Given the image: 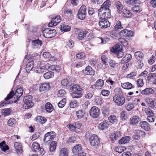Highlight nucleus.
<instances>
[{"label":"nucleus","mask_w":156,"mask_h":156,"mask_svg":"<svg viewBox=\"0 0 156 156\" xmlns=\"http://www.w3.org/2000/svg\"><path fill=\"white\" fill-rule=\"evenodd\" d=\"M23 89L21 87L18 88L16 90L15 94L13 90H11L9 94H8L5 100L2 103L0 104V108H2L6 105L12 104L13 102L12 101H10V99L14 97L15 103L17 100L22 95L23 93Z\"/></svg>","instance_id":"obj_1"},{"label":"nucleus","mask_w":156,"mask_h":156,"mask_svg":"<svg viewBox=\"0 0 156 156\" xmlns=\"http://www.w3.org/2000/svg\"><path fill=\"white\" fill-rule=\"evenodd\" d=\"M50 66V65L46 62H39L35 69V71L38 73H42L49 69Z\"/></svg>","instance_id":"obj_2"},{"label":"nucleus","mask_w":156,"mask_h":156,"mask_svg":"<svg viewBox=\"0 0 156 156\" xmlns=\"http://www.w3.org/2000/svg\"><path fill=\"white\" fill-rule=\"evenodd\" d=\"M113 100L119 106H122L125 103V98L124 95H115L113 97Z\"/></svg>","instance_id":"obj_3"},{"label":"nucleus","mask_w":156,"mask_h":156,"mask_svg":"<svg viewBox=\"0 0 156 156\" xmlns=\"http://www.w3.org/2000/svg\"><path fill=\"white\" fill-rule=\"evenodd\" d=\"M90 144L93 146H98L100 145L99 138L97 136L93 134L90 136L89 138Z\"/></svg>","instance_id":"obj_4"},{"label":"nucleus","mask_w":156,"mask_h":156,"mask_svg":"<svg viewBox=\"0 0 156 156\" xmlns=\"http://www.w3.org/2000/svg\"><path fill=\"white\" fill-rule=\"evenodd\" d=\"M32 97L31 95H29L25 96L23 99L24 104L23 107L25 109H27L32 107L33 105V103L32 101Z\"/></svg>","instance_id":"obj_5"},{"label":"nucleus","mask_w":156,"mask_h":156,"mask_svg":"<svg viewBox=\"0 0 156 156\" xmlns=\"http://www.w3.org/2000/svg\"><path fill=\"white\" fill-rule=\"evenodd\" d=\"M43 34L45 37L49 38L54 37L56 34V32L54 29L47 28L43 31Z\"/></svg>","instance_id":"obj_6"},{"label":"nucleus","mask_w":156,"mask_h":156,"mask_svg":"<svg viewBox=\"0 0 156 156\" xmlns=\"http://www.w3.org/2000/svg\"><path fill=\"white\" fill-rule=\"evenodd\" d=\"M86 7L85 5L82 6L79 9L77 14L78 18L80 20H83L86 17Z\"/></svg>","instance_id":"obj_7"},{"label":"nucleus","mask_w":156,"mask_h":156,"mask_svg":"<svg viewBox=\"0 0 156 156\" xmlns=\"http://www.w3.org/2000/svg\"><path fill=\"white\" fill-rule=\"evenodd\" d=\"M100 114V110L96 106L91 108L90 111V115L94 118L98 117Z\"/></svg>","instance_id":"obj_8"},{"label":"nucleus","mask_w":156,"mask_h":156,"mask_svg":"<svg viewBox=\"0 0 156 156\" xmlns=\"http://www.w3.org/2000/svg\"><path fill=\"white\" fill-rule=\"evenodd\" d=\"M55 136V133L53 131L47 132L44 135L43 140L44 142L47 143L49 141L52 140Z\"/></svg>","instance_id":"obj_9"},{"label":"nucleus","mask_w":156,"mask_h":156,"mask_svg":"<svg viewBox=\"0 0 156 156\" xmlns=\"http://www.w3.org/2000/svg\"><path fill=\"white\" fill-rule=\"evenodd\" d=\"M111 2L107 0L101 5V8L98 10V15L101 14V12L105 11V10H110L109 7L111 5Z\"/></svg>","instance_id":"obj_10"},{"label":"nucleus","mask_w":156,"mask_h":156,"mask_svg":"<svg viewBox=\"0 0 156 156\" xmlns=\"http://www.w3.org/2000/svg\"><path fill=\"white\" fill-rule=\"evenodd\" d=\"M61 19L59 16H56L54 17L51 20V21L48 24L49 27L55 26L59 23L61 21Z\"/></svg>","instance_id":"obj_11"},{"label":"nucleus","mask_w":156,"mask_h":156,"mask_svg":"<svg viewBox=\"0 0 156 156\" xmlns=\"http://www.w3.org/2000/svg\"><path fill=\"white\" fill-rule=\"evenodd\" d=\"M102 19L99 21V25L101 28H106L110 26V24L108 20L106 19L101 17Z\"/></svg>","instance_id":"obj_12"},{"label":"nucleus","mask_w":156,"mask_h":156,"mask_svg":"<svg viewBox=\"0 0 156 156\" xmlns=\"http://www.w3.org/2000/svg\"><path fill=\"white\" fill-rule=\"evenodd\" d=\"M119 34L121 37H129L133 36V32L132 31L125 29L119 32Z\"/></svg>","instance_id":"obj_13"},{"label":"nucleus","mask_w":156,"mask_h":156,"mask_svg":"<svg viewBox=\"0 0 156 156\" xmlns=\"http://www.w3.org/2000/svg\"><path fill=\"white\" fill-rule=\"evenodd\" d=\"M140 117L136 115H134L129 120L130 124L133 126H136L140 121Z\"/></svg>","instance_id":"obj_14"},{"label":"nucleus","mask_w":156,"mask_h":156,"mask_svg":"<svg viewBox=\"0 0 156 156\" xmlns=\"http://www.w3.org/2000/svg\"><path fill=\"white\" fill-rule=\"evenodd\" d=\"M122 136V133L120 131L115 132L114 134L111 133L110 135V138L111 139L112 143L119 138Z\"/></svg>","instance_id":"obj_15"},{"label":"nucleus","mask_w":156,"mask_h":156,"mask_svg":"<svg viewBox=\"0 0 156 156\" xmlns=\"http://www.w3.org/2000/svg\"><path fill=\"white\" fill-rule=\"evenodd\" d=\"M100 17H101L105 19L110 18L111 15L110 10H105V11H102L101 12V14L100 15Z\"/></svg>","instance_id":"obj_16"},{"label":"nucleus","mask_w":156,"mask_h":156,"mask_svg":"<svg viewBox=\"0 0 156 156\" xmlns=\"http://www.w3.org/2000/svg\"><path fill=\"white\" fill-rule=\"evenodd\" d=\"M70 87V90H72L73 92L80 91L82 90V88L77 84H71Z\"/></svg>","instance_id":"obj_17"},{"label":"nucleus","mask_w":156,"mask_h":156,"mask_svg":"<svg viewBox=\"0 0 156 156\" xmlns=\"http://www.w3.org/2000/svg\"><path fill=\"white\" fill-rule=\"evenodd\" d=\"M109 126V123L107 120H105L101 123L98 126L99 128L102 130L107 129Z\"/></svg>","instance_id":"obj_18"},{"label":"nucleus","mask_w":156,"mask_h":156,"mask_svg":"<svg viewBox=\"0 0 156 156\" xmlns=\"http://www.w3.org/2000/svg\"><path fill=\"white\" fill-rule=\"evenodd\" d=\"M81 151V147L79 144H77L74 146L72 149V152L75 155H76Z\"/></svg>","instance_id":"obj_19"},{"label":"nucleus","mask_w":156,"mask_h":156,"mask_svg":"<svg viewBox=\"0 0 156 156\" xmlns=\"http://www.w3.org/2000/svg\"><path fill=\"white\" fill-rule=\"evenodd\" d=\"M32 44L35 48H40L42 44V41L38 39L32 41Z\"/></svg>","instance_id":"obj_20"},{"label":"nucleus","mask_w":156,"mask_h":156,"mask_svg":"<svg viewBox=\"0 0 156 156\" xmlns=\"http://www.w3.org/2000/svg\"><path fill=\"white\" fill-rule=\"evenodd\" d=\"M50 88V84L48 83H44L41 84L40 86V90L43 91L48 90Z\"/></svg>","instance_id":"obj_21"},{"label":"nucleus","mask_w":156,"mask_h":156,"mask_svg":"<svg viewBox=\"0 0 156 156\" xmlns=\"http://www.w3.org/2000/svg\"><path fill=\"white\" fill-rule=\"evenodd\" d=\"M131 140V138L129 136L123 137L121 139H120L119 143L120 144H124L128 143Z\"/></svg>","instance_id":"obj_22"},{"label":"nucleus","mask_w":156,"mask_h":156,"mask_svg":"<svg viewBox=\"0 0 156 156\" xmlns=\"http://www.w3.org/2000/svg\"><path fill=\"white\" fill-rule=\"evenodd\" d=\"M140 124L142 128L146 131H149L150 127L149 124L146 121H142L140 122Z\"/></svg>","instance_id":"obj_23"},{"label":"nucleus","mask_w":156,"mask_h":156,"mask_svg":"<svg viewBox=\"0 0 156 156\" xmlns=\"http://www.w3.org/2000/svg\"><path fill=\"white\" fill-rule=\"evenodd\" d=\"M84 72L87 75H94V72L92 68L90 66H88L85 69Z\"/></svg>","instance_id":"obj_24"},{"label":"nucleus","mask_w":156,"mask_h":156,"mask_svg":"<svg viewBox=\"0 0 156 156\" xmlns=\"http://www.w3.org/2000/svg\"><path fill=\"white\" fill-rule=\"evenodd\" d=\"M132 58V55L130 54H127L122 58V61L126 63L125 64L126 68L128 67L127 63L129 62L131 60Z\"/></svg>","instance_id":"obj_25"},{"label":"nucleus","mask_w":156,"mask_h":156,"mask_svg":"<svg viewBox=\"0 0 156 156\" xmlns=\"http://www.w3.org/2000/svg\"><path fill=\"white\" fill-rule=\"evenodd\" d=\"M122 13L123 16L126 17L130 18L132 16V13L130 11L127 9L124 8L122 11Z\"/></svg>","instance_id":"obj_26"},{"label":"nucleus","mask_w":156,"mask_h":156,"mask_svg":"<svg viewBox=\"0 0 156 156\" xmlns=\"http://www.w3.org/2000/svg\"><path fill=\"white\" fill-rule=\"evenodd\" d=\"M34 62L33 60L29 61L27 63L26 69L27 71H31L33 68L34 66Z\"/></svg>","instance_id":"obj_27"},{"label":"nucleus","mask_w":156,"mask_h":156,"mask_svg":"<svg viewBox=\"0 0 156 156\" xmlns=\"http://www.w3.org/2000/svg\"><path fill=\"white\" fill-rule=\"evenodd\" d=\"M43 57L47 61L51 60H53V58L55 59L54 57H52L50 54L48 52H44L43 54Z\"/></svg>","instance_id":"obj_28"},{"label":"nucleus","mask_w":156,"mask_h":156,"mask_svg":"<svg viewBox=\"0 0 156 156\" xmlns=\"http://www.w3.org/2000/svg\"><path fill=\"white\" fill-rule=\"evenodd\" d=\"M14 147L17 153L21 152L22 151V147L20 143L16 142L14 144Z\"/></svg>","instance_id":"obj_29"},{"label":"nucleus","mask_w":156,"mask_h":156,"mask_svg":"<svg viewBox=\"0 0 156 156\" xmlns=\"http://www.w3.org/2000/svg\"><path fill=\"white\" fill-rule=\"evenodd\" d=\"M148 104L150 107L151 108H156V99H152L151 98L149 99L147 101Z\"/></svg>","instance_id":"obj_30"},{"label":"nucleus","mask_w":156,"mask_h":156,"mask_svg":"<svg viewBox=\"0 0 156 156\" xmlns=\"http://www.w3.org/2000/svg\"><path fill=\"white\" fill-rule=\"evenodd\" d=\"M108 120L110 122L113 124H116L118 121L117 117L114 115H110L108 117Z\"/></svg>","instance_id":"obj_31"},{"label":"nucleus","mask_w":156,"mask_h":156,"mask_svg":"<svg viewBox=\"0 0 156 156\" xmlns=\"http://www.w3.org/2000/svg\"><path fill=\"white\" fill-rule=\"evenodd\" d=\"M45 108L46 111L49 113H51L53 110V108L52 105L49 102H48L46 104Z\"/></svg>","instance_id":"obj_32"},{"label":"nucleus","mask_w":156,"mask_h":156,"mask_svg":"<svg viewBox=\"0 0 156 156\" xmlns=\"http://www.w3.org/2000/svg\"><path fill=\"white\" fill-rule=\"evenodd\" d=\"M121 86L123 88L126 89H130L132 88H133V85L128 82L123 83H121Z\"/></svg>","instance_id":"obj_33"},{"label":"nucleus","mask_w":156,"mask_h":156,"mask_svg":"<svg viewBox=\"0 0 156 156\" xmlns=\"http://www.w3.org/2000/svg\"><path fill=\"white\" fill-rule=\"evenodd\" d=\"M71 27L68 25L62 24L61 25L60 29L62 31L68 32L70 31Z\"/></svg>","instance_id":"obj_34"},{"label":"nucleus","mask_w":156,"mask_h":156,"mask_svg":"<svg viewBox=\"0 0 156 156\" xmlns=\"http://www.w3.org/2000/svg\"><path fill=\"white\" fill-rule=\"evenodd\" d=\"M5 141H3L1 143H0V148L2 151L4 152L9 149V146L5 144Z\"/></svg>","instance_id":"obj_35"},{"label":"nucleus","mask_w":156,"mask_h":156,"mask_svg":"<svg viewBox=\"0 0 156 156\" xmlns=\"http://www.w3.org/2000/svg\"><path fill=\"white\" fill-rule=\"evenodd\" d=\"M95 85L97 88H101L104 86L103 80L101 79L98 80L95 83Z\"/></svg>","instance_id":"obj_36"},{"label":"nucleus","mask_w":156,"mask_h":156,"mask_svg":"<svg viewBox=\"0 0 156 156\" xmlns=\"http://www.w3.org/2000/svg\"><path fill=\"white\" fill-rule=\"evenodd\" d=\"M69 151L66 148H62L60 151L59 156H64L68 155Z\"/></svg>","instance_id":"obj_37"},{"label":"nucleus","mask_w":156,"mask_h":156,"mask_svg":"<svg viewBox=\"0 0 156 156\" xmlns=\"http://www.w3.org/2000/svg\"><path fill=\"white\" fill-rule=\"evenodd\" d=\"M32 150L35 152H37L38 150L41 148L39 144L35 142L32 144Z\"/></svg>","instance_id":"obj_38"},{"label":"nucleus","mask_w":156,"mask_h":156,"mask_svg":"<svg viewBox=\"0 0 156 156\" xmlns=\"http://www.w3.org/2000/svg\"><path fill=\"white\" fill-rule=\"evenodd\" d=\"M71 96L73 98H78L82 96V93L76 92H73L71 93Z\"/></svg>","instance_id":"obj_39"},{"label":"nucleus","mask_w":156,"mask_h":156,"mask_svg":"<svg viewBox=\"0 0 156 156\" xmlns=\"http://www.w3.org/2000/svg\"><path fill=\"white\" fill-rule=\"evenodd\" d=\"M57 145V142L56 141H52L50 144L49 150L51 152L54 151L56 149Z\"/></svg>","instance_id":"obj_40"},{"label":"nucleus","mask_w":156,"mask_h":156,"mask_svg":"<svg viewBox=\"0 0 156 156\" xmlns=\"http://www.w3.org/2000/svg\"><path fill=\"white\" fill-rule=\"evenodd\" d=\"M153 92V90L151 88H147L143 90L141 94H150Z\"/></svg>","instance_id":"obj_41"},{"label":"nucleus","mask_w":156,"mask_h":156,"mask_svg":"<svg viewBox=\"0 0 156 156\" xmlns=\"http://www.w3.org/2000/svg\"><path fill=\"white\" fill-rule=\"evenodd\" d=\"M54 76V73L52 71H49L44 73V77L46 79L52 77Z\"/></svg>","instance_id":"obj_42"},{"label":"nucleus","mask_w":156,"mask_h":156,"mask_svg":"<svg viewBox=\"0 0 156 156\" xmlns=\"http://www.w3.org/2000/svg\"><path fill=\"white\" fill-rule=\"evenodd\" d=\"M87 32L88 31L87 30H83L80 32L78 35V39L80 40L83 39Z\"/></svg>","instance_id":"obj_43"},{"label":"nucleus","mask_w":156,"mask_h":156,"mask_svg":"<svg viewBox=\"0 0 156 156\" xmlns=\"http://www.w3.org/2000/svg\"><path fill=\"white\" fill-rule=\"evenodd\" d=\"M123 28V27H122V25H121V23L120 21H118L116 23V24L114 27V30L115 31H117Z\"/></svg>","instance_id":"obj_44"},{"label":"nucleus","mask_w":156,"mask_h":156,"mask_svg":"<svg viewBox=\"0 0 156 156\" xmlns=\"http://www.w3.org/2000/svg\"><path fill=\"white\" fill-rule=\"evenodd\" d=\"M112 52L116 53L120 51V46L119 45L117 44L113 47L110 50Z\"/></svg>","instance_id":"obj_45"},{"label":"nucleus","mask_w":156,"mask_h":156,"mask_svg":"<svg viewBox=\"0 0 156 156\" xmlns=\"http://www.w3.org/2000/svg\"><path fill=\"white\" fill-rule=\"evenodd\" d=\"M66 98L62 99L60 101L58 104V106L60 108H63L66 105Z\"/></svg>","instance_id":"obj_46"},{"label":"nucleus","mask_w":156,"mask_h":156,"mask_svg":"<svg viewBox=\"0 0 156 156\" xmlns=\"http://www.w3.org/2000/svg\"><path fill=\"white\" fill-rule=\"evenodd\" d=\"M132 10L134 12H140L142 10V9L140 6L138 5L133 7Z\"/></svg>","instance_id":"obj_47"},{"label":"nucleus","mask_w":156,"mask_h":156,"mask_svg":"<svg viewBox=\"0 0 156 156\" xmlns=\"http://www.w3.org/2000/svg\"><path fill=\"white\" fill-rule=\"evenodd\" d=\"M85 113L82 110H80L76 112V115L78 119H81L84 116Z\"/></svg>","instance_id":"obj_48"},{"label":"nucleus","mask_w":156,"mask_h":156,"mask_svg":"<svg viewBox=\"0 0 156 156\" xmlns=\"http://www.w3.org/2000/svg\"><path fill=\"white\" fill-rule=\"evenodd\" d=\"M135 55L136 58L138 60L142 58L143 56V54L140 51H137L135 53Z\"/></svg>","instance_id":"obj_49"},{"label":"nucleus","mask_w":156,"mask_h":156,"mask_svg":"<svg viewBox=\"0 0 156 156\" xmlns=\"http://www.w3.org/2000/svg\"><path fill=\"white\" fill-rule=\"evenodd\" d=\"M144 111L148 115L153 116L154 115L153 112L149 108H145L144 109Z\"/></svg>","instance_id":"obj_50"},{"label":"nucleus","mask_w":156,"mask_h":156,"mask_svg":"<svg viewBox=\"0 0 156 156\" xmlns=\"http://www.w3.org/2000/svg\"><path fill=\"white\" fill-rule=\"evenodd\" d=\"M114 91L115 93V95H123V92L120 88L117 87L115 88L114 89Z\"/></svg>","instance_id":"obj_51"},{"label":"nucleus","mask_w":156,"mask_h":156,"mask_svg":"<svg viewBox=\"0 0 156 156\" xmlns=\"http://www.w3.org/2000/svg\"><path fill=\"white\" fill-rule=\"evenodd\" d=\"M51 69L56 72H58L60 69V68L58 66L51 65L50 68Z\"/></svg>","instance_id":"obj_52"},{"label":"nucleus","mask_w":156,"mask_h":156,"mask_svg":"<svg viewBox=\"0 0 156 156\" xmlns=\"http://www.w3.org/2000/svg\"><path fill=\"white\" fill-rule=\"evenodd\" d=\"M7 123L9 126H12L15 125V120L14 118H11L8 121Z\"/></svg>","instance_id":"obj_53"},{"label":"nucleus","mask_w":156,"mask_h":156,"mask_svg":"<svg viewBox=\"0 0 156 156\" xmlns=\"http://www.w3.org/2000/svg\"><path fill=\"white\" fill-rule=\"evenodd\" d=\"M2 112L4 114L5 116L9 115L11 112L10 109V108H6L3 109L2 110Z\"/></svg>","instance_id":"obj_54"},{"label":"nucleus","mask_w":156,"mask_h":156,"mask_svg":"<svg viewBox=\"0 0 156 156\" xmlns=\"http://www.w3.org/2000/svg\"><path fill=\"white\" fill-rule=\"evenodd\" d=\"M65 94V91L63 90H60L58 91L57 95L58 97L60 98L64 96Z\"/></svg>","instance_id":"obj_55"},{"label":"nucleus","mask_w":156,"mask_h":156,"mask_svg":"<svg viewBox=\"0 0 156 156\" xmlns=\"http://www.w3.org/2000/svg\"><path fill=\"white\" fill-rule=\"evenodd\" d=\"M76 57L78 59H84L85 58V54L83 52L78 53L76 55Z\"/></svg>","instance_id":"obj_56"},{"label":"nucleus","mask_w":156,"mask_h":156,"mask_svg":"<svg viewBox=\"0 0 156 156\" xmlns=\"http://www.w3.org/2000/svg\"><path fill=\"white\" fill-rule=\"evenodd\" d=\"M101 60L102 62V63L105 66H108V58L105 56L102 55L101 56Z\"/></svg>","instance_id":"obj_57"},{"label":"nucleus","mask_w":156,"mask_h":156,"mask_svg":"<svg viewBox=\"0 0 156 156\" xmlns=\"http://www.w3.org/2000/svg\"><path fill=\"white\" fill-rule=\"evenodd\" d=\"M37 119H38L39 122L41 124L44 123L47 121V119L46 118L43 117L41 116H38Z\"/></svg>","instance_id":"obj_58"},{"label":"nucleus","mask_w":156,"mask_h":156,"mask_svg":"<svg viewBox=\"0 0 156 156\" xmlns=\"http://www.w3.org/2000/svg\"><path fill=\"white\" fill-rule=\"evenodd\" d=\"M137 85L139 87H142L144 84L143 79L139 78L137 81Z\"/></svg>","instance_id":"obj_59"},{"label":"nucleus","mask_w":156,"mask_h":156,"mask_svg":"<svg viewBox=\"0 0 156 156\" xmlns=\"http://www.w3.org/2000/svg\"><path fill=\"white\" fill-rule=\"evenodd\" d=\"M134 108L133 105L131 103H129L126 107V109L128 111H131Z\"/></svg>","instance_id":"obj_60"},{"label":"nucleus","mask_w":156,"mask_h":156,"mask_svg":"<svg viewBox=\"0 0 156 156\" xmlns=\"http://www.w3.org/2000/svg\"><path fill=\"white\" fill-rule=\"evenodd\" d=\"M110 94V92L108 90H103L101 91V94L104 96H108Z\"/></svg>","instance_id":"obj_61"},{"label":"nucleus","mask_w":156,"mask_h":156,"mask_svg":"<svg viewBox=\"0 0 156 156\" xmlns=\"http://www.w3.org/2000/svg\"><path fill=\"white\" fill-rule=\"evenodd\" d=\"M67 45L71 49L74 46V43L73 41L71 40H69L67 43Z\"/></svg>","instance_id":"obj_62"},{"label":"nucleus","mask_w":156,"mask_h":156,"mask_svg":"<svg viewBox=\"0 0 156 156\" xmlns=\"http://www.w3.org/2000/svg\"><path fill=\"white\" fill-rule=\"evenodd\" d=\"M116 5L117 9L119 11H121L122 9L123 6L119 2H117Z\"/></svg>","instance_id":"obj_63"},{"label":"nucleus","mask_w":156,"mask_h":156,"mask_svg":"<svg viewBox=\"0 0 156 156\" xmlns=\"http://www.w3.org/2000/svg\"><path fill=\"white\" fill-rule=\"evenodd\" d=\"M155 60V57L152 55L149 59L148 60V62L149 64L150 65H152L153 64Z\"/></svg>","instance_id":"obj_64"}]
</instances>
